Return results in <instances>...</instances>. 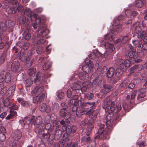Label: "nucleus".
Returning a JSON list of instances; mask_svg holds the SVG:
<instances>
[{
  "mask_svg": "<svg viewBox=\"0 0 147 147\" xmlns=\"http://www.w3.org/2000/svg\"><path fill=\"white\" fill-rule=\"evenodd\" d=\"M86 64L82 66V70L83 72L88 74L91 71L93 67V62L88 59L85 60Z\"/></svg>",
  "mask_w": 147,
  "mask_h": 147,
  "instance_id": "obj_6",
  "label": "nucleus"
},
{
  "mask_svg": "<svg viewBox=\"0 0 147 147\" xmlns=\"http://www.w3.org/2000/svg\"><path fill=\"white\" fill-rule=\"evenodd\" d=\"M67 142L66 143V147H76L78 145V142H76L74 143H72L68 138H66V140Z\"/></svg>",
  "mask_w": 147,
  "mask_h": 147,
  "instance_id": "obj_23",
  "label": "nucleus"
},
{
  "mask_svg": "<svg viewBox=\"0 0 147 147\" xmlns=\"http://www.w3.org/2000/svg\"><path fill=\"white\" fill-rule=\"evenodd\" d=\"M94 55L96 57H98L101 56V54L97 50H94L93 51L92 54H90L88 55V57L90 59H92V58L91 57V55Z\"/></svg>",
  "mask_w": 147,
  "mask_h": 147,
  "instance_id": "obj_31",
  "label": "nucleus"
},
{
  "mask_svg": "<svg viewBox=\"0 0 147 147\" xmlns=\"http://www.w3.org/2000/svg\"><path fill=\"white\" fill-rule=\"evenodd\" d=\"M45 98V94H42L39 97L38 99H39V102H41Z\"/></svg>",
  "mask_w": 147,
  "mask_h": 147,
  "instance_id": "obj_62",
  "label": "nucleus"
},
{
  "mask_svg": "<svg viewBox=\"0 0 147 147\" xmlns=\"http://www.w3.org/2000/svg\"><path fill=\"white\" fill-rule=\"evenodd\" d=\"M42 48L41 47H38L36 49V52L38 54H40L42 52Z\"/></svg>",
  "mask_w": 147,
  "mask_h": 147,
  "instance_id": "obj_61",
  "label": "nucleus"
},
{
  "mask_svg": "<svg viewBox=\"0 0 147 147\" xmlns=\"http://www.w3.org/2000/svg\"><path fill=\"white\" fill-rule=\"evenodd\" d=\"M35 117L34 116H32L31 117H26L24 118L23 121H20L19 122H23L24 124L27 125L30 124L31 122H34V120L35 119Z\"/></svg>",
  "mask_w": 147,
  "mask_h": 147,
  "instance_id": "obj_19",
  "label": "nucleus"
},
{
  "mask_svg": "<svg viewBox=\"0 0 147 147\" xmlns=\"http://www.w3.org/2000/svg\"><path fill=\"white\" fill-rule=\"evenodd\" d=\"M6 26L5 23L0 22V33H2L5 31L7 28H9L12 27L14 25V22L11 20H7L5 22Z\"/></svg>",
  "mask_w": 147,
  "mask_h": 147,
  "instance_id": "obj_8",
  "label": "nucleus"
},
{
  "mask_svg": "<svg viewBox=\"0 0 147 147\" xmlns=\"http://www.w3.org/2000/svg\"><path fill=\"white\" fill-rule=\"evenodd\" d=\"M49 33L48 29L45 28L43 26L40 27L38 32V36L45 37Z\"/></svg>",
  "mask_w": 147,
  "mask_h": 147,
  "instance_id": "obj_10",
  "label": "nucleus"
},
{
  "mask_svg": "<svg viewBox=\"0 0 147 147\" xmlns=\"http://www.w3.org/2000/svg\"><path fill=\"white\" fill-rule=\"evenodd\" d=\"M79 78L80 80H88L89 78L88 74L85 73L84 72H81L79 73L78 74Z\"/></svg>",
  "mask_w": 147,
  "mask_h": 147,
  "instance_id": "obj_22",
  "label": "nucleus"
},
{
  "mask_svg": "<svg viewBox=\"0 0 147 147\" xmlns=\"http://www.w3.org/2000/svg\"><path fill=\"white\" fill-rule=\"evenodd\" d=\"M129 40L128 36H124L122 38L121 42L122 43H125L127 42Z\"/></svg>",
  "mask_w": 147,
  "mask_h": 147,
  "instance_id": "obj_49",
  "label": "nucleus"
},
{
  "mask_svg": "<svg viewBox=\"0 0 147 147\" xmlns=\"http://www.w3.org/2000/svg\"><path fill=\"white\" fill-rule=\"evenodd\" d=\"M125 13L128 18H131L137 15L138 13L135 11H132L130 10L127 9L125 10Z\"/></svg>",
  "mask_w": 147,
  "mask_h": 147,
  "instance_id": "obj_18",
  "label": "nucleus"
},
{
  "mask_svg": "<svg viewBox=\"0 0 147 147\" xmlns=\"http://www.w3.org/2000/svg\"><path fill=\"white\" fill-rule=\"evenodd\" d=\"M145 95H146L145 94L140 93V94L137 97V99L139 100H142V99L144 98Z\"/></svg>",
  "mask_w": 147,
  "mask_h": 147,
  "instance_id": "obj_58",
  "label": "nucleus"
},
{
  "mask_svg": "<svg viewBox=\"0 0 147 147\" xmlns=\"http://www.w3.org/2000/svg\"><path fill=\"white\" fill-rule=\"evenodd\" d=\"M118 69H116L115 74L116 76L119 78L121 76L122 74L121 72H118Z\"/></svg>",
  "mask_w": 147,
  "mask_h": 147,
  "instance_id": "obj_60",
  "label": "nucleus"
},
{
  "mask_svg": "<svg viewBox=\"0 0 147 147\" xmlns=\"http://www.w3.org/2000/svg\"><path fill=\"white\" fill-rule=\"evenodd\" d=\"M111 86L108 84H104L103 86V89L101 92L104 94H107L109 92L111 89Z\"/></svg>",
  "mask_w": 147,
  "mask_h": 147,
  "instance_id": "obj_24",
  "label": "nucleus"
},
{
  "mask_svg": "<svg viewBox=\"0 0 147 147\" xmlns=\"http://www.w3.org/2000/svg\"><path fill=\"white\" fill-rule=\"evenodd\" d=\"M99 128L97 132L98 135L95 137V138H98V137L100 139H102L104 138L108 139L109 138V136L108 131V128L106 127L105 129L104 124H101L99 125Z\"/></svg>",
  "mask_w": 147,
  "mask_h": 147,
  "instance_id": "obj_4",
  "label": "nucleus"
},
{
  "mask_svg": "<svg viewBox=\"0 0 147 147\" xmlns=\"http://www.w3.org/2000/svg\"><path fill=\"white\" fill-rule=\"evenodd\" d=\"M138 144L140 147H144L147 145V144L144 141L139 142Z\"/></svg>",
  "mask_w": 147,
  "mask_h": 147,
  "instance_id": "obj_55",
  "label": "nucleus"
},
{
  "mask_svg": "<svg viewBox=\"0 0 147 147\" xmlns=\"http://www.w3.org/2000/svg\"><path fill=\"white\" fill-rule=\"evenodd\" d=\"M115 104L114 101L112 102L110 100V97L108 96L104 100L103 108L105 109V112L109 114L116 113L121 109V107L120 105H115Z\"/></svg>",
  "mask_w": 147,
  "mask_h": 147,
  "instance_id": "obj_2",
  "label": "nucleus"
},
{
  "mask_svg": "<svg viewBox=\"0 0 147 147\" xmlns=\"http://www.w3.org/2000/svg\"><path fill=\"white\" fill-rule=\"evenodd\" d=\"M24 13L25 15H26L29 18L31 17L32 16L31 11L29 8L26 9L24 11Z\"/></svg>",
  "mask_w": 147,
  "mask_h": 147,
  "instance_id": "obj_39",
  "label": "nucleus"
},
{
  "mask_svg": "<svg viewBox=\"0 0 147 147\" xmlns=\"http://www.w3.org/2000/svg\"><path fill=\"white\" fill-rule=\"evenodd\" d=\"M36 69L32 68H30L28 71V73L29 74L30 78L32 79H33L35 76V74L36 72Z\"/></svg>",
  "mask_w": 147,
  "mask_h": 147,
  "instance_id": "obj_25",
  "label": "nucleus"
},
{
  "mask_svg": "<svg viewBox=\"0 0 147 147\" xmlns=\"http://www.w3.org/2000/svg\"><path fill=\"white\" fill-rule=\"evenodd\" d=\"M44 78L43 76L40 72L38 73L36 76L33 78L34 82L36 85L41 84L44 80Z\"/></svg>",
  "mask_w": 147,
  "mask_h": 147,
  "instance_id": "obj_12",
  "label": "nucleus"
},
{
  "mask_svg": "<svg viewBox=\"0 0 147 147\" xmlns=\"http://www.w3.org/2000/svg\"><path fill=\"white\" fill-rule=\"evenodd\" d=\"M6 136L3 133H0V141L3 142L5 141Z\"/></svg>",
  "mask_w": 147,
  "mask_h": 147,
  "instance_id": "obj_48",
  "label": "nucleus"
},
{
  "mask_svg": "<svg viewBox=\"0 0 147 147\" xmlns=\"http://www.w3.org/2000/svg\"><path fill=\"white\" fill-rule=\"evenodd\" d=\"M75 98L73 99L72 100H70V104L72 105H74L73 107L76 109V110L78 108L76 105L78 104V100L77 96L75 95Z\"/></svg>",
  "mask_w": 147,
  "mask_h": 147,
  "instance_id": "obj_26",
  "label": "nucleus"
},
{
  "mask_svg": "<svg viewBox=\"0 0 147 147\" xmlns=\"http://www.w3.org/2000/svg\"><path fill=\"white\" fill-rule=\"evenodd\" d=\"M117 63L118 67L122 69H125L130 66L131 62L134 61L136 56H134L132 52H130L128 55L122 56L117 55Z\"/></svg>",
  "mask_w": 147,
  "mask_h": 147,
  "instance_id": "obj_1",
  "label": "nucleus"
},
{
  "mask_svg": "<svg viewBox=\"0 0 147 147\" xmlns=\"http://www.w3.org/2000/svg\"><path fill=\"white\" fill-rule=\"evenodd\" d=\"M115 69L113 67L109 68L107 73V76L109 78L112 77L114 75Z\"/></svg>",
  "mask_w": 147,
  "mask_h": 147,
  "instance_id": "obj_29",
  "label": "nucleus"
},
{
  "mask_svg": "<svg viewBox=\"0 0 147 147\" xmlns=\"http://www.w3.org/2000/svg\"><path fill=\"white\" fill-rule=\"evenodd\" d=\"M143 3L141 0H136L135 1V5L136 7H142Z\"/></svg>",
  "mask_w": 147,
  "mask_h": 147,
  "instance_id": "obj_40",
  "label": "nucleus"
},
{
  "mask_svg": "<svg viewBox=\"0 0 147 147\" xmlns=\"http://www.w3.org/2000/svg\"><path fill=\"white\" fill-rule=\"evenodd\" d=\"M104 38L110 41H112L113 39V37L110 34H107L104 36Z\"/></svg>",
  "mask_w": 147,
  "mask_h": 147,
  "instance_id": "obj_46",
  "label": "nucleus"
},
{
  "mask_svg": "<svg viewBox=\"0 0 147 147\" xmlns=\"http://www.w3.org/2000/svg\"><path fill=\"white\" fill-rule=\"evenodd\" d=\"M71 88L73 90H76L80 89L81 86L80 84L77 83H74L71 86Z\"/></svg>",
  "mask_w": 147,
  "mask_h": 147,
  "instance_id": "obj_38",
  "label": "nucleus"
},
{
  "mask_svg": "<svg viewBox=\"0 0 147 147\" xmlns=\"http://www.w3.org/2000/svg\"><path fill=\"white\" fill-rule=\"evenodd\" d=\"M58 98L60 99L62 98L64 96V93L63 92H60L58 94H57Z\"/></svg>",
  "mask_w": 147,
  "mask_h": 147,
  "instance_id": "obj_64",
  "label": "nucleus"
},
{
  "mask_svg": "<svg viewBox=\"0 0 147 147\" xmlns=\"http://www.w3.org/2000/svg\"><path fill=\"white\" fill-rule=\"evenodd\" d=\"M4 38L3 36L2 35H0V49L3 48L4 46V44L2 42L1 40Z\"/></svg>",
  "mask_w": 147,
  "mask_h": 147,
  "instance_id": "obj_47",
  "label": "nucleus"
},
{
  "mask_svg": "<svg viewBox=\"0 0 147 147\" xmlns=\"http://www.w3.org/2000/svg\"><path fill=\"white\" fill-rule=\"evenodd\" d=\"M94 95L92 93H90L86 94L84 95V98L88 100H91L93 97Z\"/></svg>",
  "mask_w": 147,
  "mask_h": 147,
  "instance_id": "obj_45",
  "label": "nucleus"
},
{
  "mask_svg": "<svg viewBox=\"0 0 147 147\" xmlns=\"http://www.w3.org/2000/svg\"><path fill=\"white\" fill-rule=\"evenodd\" d=\"M32 79L30 78L26 79L24 83L26 87H29L32 85L33 83Z\"/></svg>",
  "mask_w": 147,
  "mask_h": 147,
  "instance_id": "obj_34",
  "label": "nucleus"
},
{
  "mask_svg": "<svg viewBox=\"0 0 147 147\" xmlns=\"http://www.w3.org/2000/svg\"><path fill=\"white\" fill-rule=\"evenodd\" d=\"M16 12V8L15 7L10 8L8 11V13L9 14H14Z\"/></svg>",
  "mask_w": 147,
  "mask_h": 147,
  "instance_id": "obj_50",
  "label": "nucleus"
},
{
  "mask_svg": "<svg viewBox=\"0 0 147 147\" xmlns=\"http://www.w3.org/2000/svg\"><path fill=\"white\" fill-rule=\"evenodd\" d=\"M141 28L138 26H137L135 27V31L136 33L138 34L139 36L140 32H141Z\"/></svg>",
  "mask_w": 147,
  "mask_h": 147,
  "instance_id": "obj_52",
  "label": "nucleus"
},
{
  "mask_svg": "<svg viewBox=\"0 0 147 147\" xmlns=\"http://www.w3.org/2000/svg\"><path fill=\"white\" fill-rule=\"evenodd\" d=\"M94 123L92 119L88 121L85 119L82 121L80 125V127L83 129L82 131L88 135H89L94 126Z\"/></svg>",
  "mask_w": 147,
  "mask_h": 147,
  "instance_id": "obj_3",
  "label": "nucleus"
},
{
  "mask_svg": "<svg viewBox=\"0 0 147 147\" xmlns=\"http://www.w3.org/2000/svg\"><path fill=\"white\" fill-rule=\"evenodd\" d=\"M29 28L30 26L28 25L23 34V37L25 40H29L31 37V35L29 33Z\"/></svg>",
  "mask_w": 147,
  "mask_h": 147,
  "instance_id": "obj_17",
  "label": "nucleus"
},
{
  "mask_svg": "<svg viewBox=\"0 0 147 147\" xmlns=\"http://www.w3.org/2000/svg\"><path fill=\"white\" fill-rule=\"evenodd\" d=\"M4 80L7 83H9L11 80V78L10 73L8 72L6 73L4 77Z\"/></svg>",
  "mask_w": 147,
  "mask_h": 147,
  "instance_id": "obj_32",
  "label": "nucleus"
},
{
  "mask_svg": "<svg viewBox=\"0 0 147 147\" xmlns=\"http://www.w3.org/2000/svg\"><path fill=\"white\" fill-rule=\"evenodd\" d=\"M22 136L21 132L19 130L15 131L12 134L13 138L16 140L20 139Z\"/></svg>",
  "mask_w": 147,
  "mask_h": 147,
  "instance_id": "obj_20",
  "label": "nucleus"
},
{
  "mask_svg": "<svg viewBox=\"0 0 147 147\" xmlns=\"http://www.w3.org/2000/svg\"><path fill=\"white\" fill-rule=\"evenodd\" d=\"M123 16L122 15H120L117 18H115L113 21V28L112 30L111 31L112 34L114 35L116 34L118 32V30H114L115 28L118 29H120L122 27V25L120 23V20L123 19Z\"/></svg>",
  "mask_w": 147,
  "mask_h": 147,
  "instance_id": "obj_5",
  "label": "nucleus"
},
{
  "mask_svg": "<svg viewBox=\"0 0 147 147\" xmlns=\"http://www.w3.org/2000/svg\"><path fill=\"white\" fill-rule=\"evenodd\" d=\"M110 115L109 114V115H108L106 117L107 118V121L106 122V125L107 126H109L111 123V122L110 121V120H111V119H109V118L110 117Z\"/></svg>",
  "mask_w": 147,
  "mask_h": 147,
  "instance_id": "obj_54",
  "label": "nucleus"
},
{
  "mask_svg": "<svg viewBox=\"0 0 147 147\" xmlns=\"http://www.w3.org/2000/svg\"><path fill=\"white\" fill-rule=\"evenodd\" d=\"M39 109L41 112H46L47 113L50 112L51 110L50 107L45 103L42 104L40 106Z\"/></svg>",
  "mask_w": 147,
  "mask_h": 147,
  "instance_id": "obj_14",
  "label": "nucleus"
},
{
  "mask_svg": "<svg viewBox=\"0 0 147 147\" xmlns=\"http://www.w3.org/2000/svg\"><path fill=\"white\" fill-rule=\"evenodd\" d=\"M140 33V40L141 41H142L144 37L146 36V32L144 31H143L142 33L141 32Z\"/></svg>",
  "mask_w": 147,
  "mask_h": 147,
  "instance_id": "obj_57",
  "label": "nucleus"
},
{
  "mask_svg": "<svg viewBox=\"0 0 147 147\" xmlns=\"http://www.w3.org/2000/svg\"><path fill=\"white\" fill-rule=\"evenodd\" d=\"M143 69V67L142 65H135L131 68L133 71L135 70L138 69V71H140Z\"/></svg>",
  "mask_w": 147,
  "mask_h": 147,
  "instance_id": "obj_43",
  "label": "nucleus"
},
{
  "mask_svg": "<svg viewBox=\"0 0 147 147\" xmlns=\"http://www.w3.org/2000/svg\"><path fill=\"white\" fill-rule=\"evenodd\" d=\"M51 63L49 61H48L45 63L43 66V68L44 70H46L48 69L51 66Z\"/></svg>",
  "mask_w": 147,
  "mask_h": 147,
  "instance_id": "obj_41",
  "label": "nucleus"
},
{
  "mask_svg": "<svg viewBox=\"0 0 147 147\" xmlns=\"http://www.w3.org/2000/svg\"><path fill=\"white\" fill-rule=\"evenodd\" d=\"M21 104L23 106L25 107H28L30 105V104L29 102L24 100L22 102Z\"/></svg>",
  "mask_w": 147,
  "mask_h": 147,
  "instance_id": "obj_53",
  "label": "nucleus"
},
{
  "mask_svg": "<svg viewBox=\"0 0 147 147\" xmlns=\"http://www.w3.org/2000/svg\"><path fill=\"white\" fill-rule=\"evenodd\" d=\"M142 41L141 40L139 41L138 40H133L132 41L133 45L136 47H138V48H139L141 47V45L142 43Z\"/></svg>",
  "mask_w": 147,
  "mask_h": 147,
  "instance_id": "obj_36",
  "label": "nucleus"
},
{
  "mask_svg": "<svg viewBox=\"0 0 147 147\" xmlns=\"http://www.w3.org/2000/svg\"><path fill=\"white\" fill-rule=\"evenodd\" d=\"M66 140V138L65 139V140H63V141H61L60 142L59 144V147H63L64 146V145H66V143L67 142V141L65 140Z\"/></svg>",
  "mask_w": 147,
  "mask_h": 147,
  "instance_id": "obj_51",
  "label": "nucleus"
},
{
  "mask_svg": "<svg viewBox=\"0 0 147 147\" xmlns=\"http://www.w3.org/2000/svg\"><path fill=\"white\" fill-rule=\"evenodd\" d=\"M102 80V78L100 76L96 74H94L91 76L90 78V82H92L93 84L98 86L101 84Z\"/></svg>",
  "mask_w": 147,
  "mask_h": 147,
  "instance_id": "obj_7",
  "label": "nucleus"
},
{
  "mask_svg": "<svg viewBox=\"0 0 147 147\" xmlns=\"http://www.w3.org/2000/svg\"><path fill=\"white\" fill-rule=\"evenodd\" d=\"M107 70V68L106 66H104L101 70V72L102 74H106Z\"/></svg>",
  "mask_w": 147,
  "mask_h": 147,
  "instance_id": "obj_63",
  "label": "nucleus"
},
{
  "mask_svg": "<svg viewBox=\"0 0 147 147\" xmlns=\"http://www.w3.org/2000/svg\"><path fill=\"white\" fill-rule=\"evenodd\" d=\"M16 44L20 48H23L24 50L27 49L29 45L27 42H24L23 40L18 42Z\"/></svg>",
  "mask_w": 147,
  "mask_h": 147,
  "instance_id": "obj_16",
  "label": "nucleus"
},
{
  "mask_svg": "<svg viewBox=\"0 0 147 147\" xmlns=\"http://www.w3.org/2000/svg\"><path fill=\"white\" fill-rule=\"evenodd\" d=\"M77 127L75 126H68L66 128V131L67 134L71 136H73L76 132Z\"/></svg>",
  "mask_w": 147,
  "mask_h": 147,
  "instance_id": "obj_11",
  "label": "nucleus"
},
{
  "mask_svg": "<svg viewBox=\"0 0 147 147\" xmlns=\"http://www.w3.org/2000/svg\"><path fill=\"white\" fill-rule=\"evenodd\" d=\"M80 106L82 107H88V102H84L82 101V100H80Z\"/></svg>",
  "mask_w": 147,
  "mask_h": 147,
  "instance_id": "obj_56",
  "label": "nucleus"
},
{
  "mask_svg": "<svg viewBox=\"0 0 147 147\" xmlns=\"http://www.w3.org/2000/svg\"><path fill=\"white\" fill-rule=\"evenodd\" d=\"M17 115V113L16 111L13 110H10L9 114L6 117V119L7 120L9 119L16 117Z\"/></svg>",
  "mask_w": 147,
  "mask_h": 147,
  "instance_id": "obj_28",
  "label": "nucleus"
},
{
  "mask_svg": "<svg viewBox=\"0 0 147 147\" xmlns=\"http://www.w3.org/2000/svg\"><path fill=\"white\" fill-rule=\"evenodd\" d=\"M34 122H33V123L34 124L40 125L41 124L42 122V118L40 116L37 117L34 121Z\"/></svg>",
  "mask_w": 147,
  "mask_h": 147,
  "instance_id": "obj_33",
  "label": "nucleus"
},
{
  "mask_svg": "<svg viewBox=\"0 0 147 147\" xmlns=\"http://www.w3.org/2000/svg\"><path fill=\"white\" fill-rule=\"evenodd\" d=\"M128 86V87L129 88H131V89L133 88L135 86L134 85L133 83H131L129 84V85H128L127 84H126L125 82H123V83H122L121 85V86H123L125 87V86Z\"/></svg>",
  "mask_w": 147,
  "mask_h": 147,
  "instance_id": "obj_35",
  "label": "nucleus"
},
{
  "mask_svg": "<svg viewBox=\"0 0 147 147\" xmlns=\"http://www.w3.org/2000/svg\"><path fill=\"white\" fill-rule=\"evenodd\" d=\"M20 59L22 61L25 62L26 65L28 67H30L32 65V61L30 57H24L23 58H20Z\"/></svg>",
  "mask_w": 147,
  "mask_h": 147,
  "instance_id": "obj_15",
  "label": "nucleus"
},
{
  "mask_svg": "<svg viewBox=\"0 0 147 147\" xmlns=\"http://www.w3.org/2000/svg\"><path fill=\"white\" fill-rule=\"evenodd\" d=\"M20 64L18 61L14 62L11 66V69L13 71H19Z\"/></svg>",
  "mask_w": 147,
  "mask_h": 147,
  "instance_id": "obj_21",
  "label": "nucleus"
},
{
  "mask_svg": "<svg viewBox=\"0 0 147 147\" xmlns=\"http://www.w3.org/2000/svg\"><path fill=\"white\" fill-rule=\"evenodd\" d=\"M68 107H62L59 112L60 115L62 117H64L66 119H68L70 117V113L68 112Z\"/></svg>",
  "mask_w": 147,
  "mask_h": 147,
  "instance_id": "obj_9",
  "label": "nucleus"
},
{
  "mask_svg": "<svg viewBox=\"0 0 147 147\" xmlns=\"http://www.w3.org/2000/svg\"><path fill=\"white\" fill-rule=\"evenodd\" d=\"M59 108V105L57 103H54L53 106V109L55 110H57Z\"/></svg>",
  "mask_w": 147,
  "mask_h": 147,
  "instance_id": "obj_59",
  "label": "nucleus"
},
{
  "mask_svg": "<svg viewBox=\"0 0 147 147\" xmlns=\"http://www.w3.org/2000/svg\"><path fill=\"white\" fill-rule=\"evenodd\" d=\"M53 125L56 129H58L59 128V126L60 125L59 121L57 120H55L53 122Z\"/></svg>",
  "mask_w": 147,
  "mask_h": 147,
  "instance_id": "obj_44",
  "label": "nucleus"
},
{
  "mask_svg": "<svg viewBox=\"0 0 147 147\" xmlns=\"http://www.w3.org/2000/svg\"><path fill=\"white\" fill-rule=\"evenodd\" d=\"M105 47L106 49L110 50L111 51L110 53L113 51L115 49L114 46L113 44L110 43L108 42L105 43Z\"/></svg>",
  "mask_w": 147,
  "mask_h": 147,
  "instance_id": "obj_27",
  "label": "nucleus"
},
{
  "mask_svg": "<svg viewBox=\"0 0 147 147\" xmlns=\"http://www.w3.org/2000/svg\"><path fill=\"white\" fill-rule=\"evenodd\" d=\"M43 90V88L38 86L36 87L32 91L31 94L33 96H36L39 95Z\"/></svg>",
  "mask_w": 147,
  "mask_h": 147,
  "instance_id": "obj_13",
  "label": "nucleus"
},
{
  "mask_svg": "<svg viewBox=\"0 0 147 147\" xmlns=\"http://www.w3.org/2000/svg\"><path fill=\"white\" fill-rule=\"evenodd\" d=\"M85 135L83 136L82 138H81V141H85L86 142H88L90 140V138L88 136L89 135H87L85 133H84Z\"/></svg>",
  "mask_w": 147,
  "mask_h": 147,
  "instance_id": "obj_37",
  "label": "nucleus"
},
{
  "mask_svg": "<svg viewBox=\"0 0 147 147\" xmlns=\"http://www.w3.org/2000/svg\"><path fill=\"white\" fill-rule=\"evenodd\" d=\"M46 41L45 40L43 39L37 38L35 39L33 41L35 44H43Z\"/></svg>",
  "mask_w": 147,
  "mask_h": 147,
  "instance_id": "obj_30",
  "label": "nucleus"
},
{
  "mask_svg": "<svg viewBox=\"0 0 147 147\" xmlns=\"http://www.w3.org/2000/svg\"><path fill=\"white\" fill-rule=\"evenodd\" d=\"M19 24H20L25 25V26H27V24H26V17L25 16H24L22 19L20 21Z\"/></svg>",
  "mask_w": 147,
  "mask_h": 147,
  "instance_id": "obj_42",
  "label": "nucleus"
}]
</instances>
